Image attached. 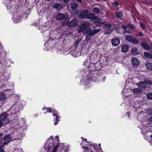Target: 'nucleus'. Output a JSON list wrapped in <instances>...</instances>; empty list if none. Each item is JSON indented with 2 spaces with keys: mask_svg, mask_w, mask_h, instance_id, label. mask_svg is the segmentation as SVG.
Listing matches in <instances>:
<instances>
[{
  "mask_svg": "<svg viewBox=\"0 0 152 152\" xmlns=\"http://www.w3.org/2000/svg\"><path fill=\"white\" fill-rule=\"evenodd\" d=\"M111 26V25L110 24L107 23L105 24L104 26V28H110Z\"/></svg>",
  "mask_w": 152,
  "mask_h": 152,
  "instance_id": "c9c22d12",
  "label": "nucleus"
},
{
  "mask_svg": "<svg viewBox=\"0 0 152 152\" xmlns=\"http://www.w3.org/2000/svg\"><path fill=\"white\" fill-rule=\"evenodd\" d=\"M141 45L144 48L147 50H149L150 49V46L145 42L141 43Z\"/></svg>",
  "mask_w": 152,
  "mask_h": 152,
  "instance_id": "6ab92c4d",
  "label": "nucleus"
},
{
  "mask_svg": "<svg viewBox=\"0 0 152 152\" xmlns=\"http://www.w3.org/2000/svg\"><path fill=\"white\" fill-rule=\"evenodd\" d=\"M74 45L75 46H77L78 45V42H75V44H74Z\"/></svg>",
  "mask_w": 152,
  "mask_h": 152,
  "instance_id": "8fccbe9b",
  "label": "nucleus"
},
{
  "mask_svg": "<svg viewBox=\"0 0 152 152\" xmlns=\"http://www.w3.org/2000/svg\"><path fill=\"white\" fill-rule=\"evenodd\" d=\"M113 6L115 7H117L119 6V4L117 2H114L113 3Z\"/></svg>",
  "mask_w": 152,
  "mask_h": 152,
  "instance_id": "ea45409f",
  "label": "nucleus"
},
{
  "mask_svg": "<svg viewBox=\"0 0 152 152\" xmlns=\"http://www.w3.org/2000/svg\"><path fill=\"white\" fill-rule=\"evenodd\" d=\"M123 15L122 12H117L115 14V15L117 18H120Z\"/></svg>",
  "mask_w": 152,
  "mask_h": 152,
  "instance_id": "7c9ffc66",
  "label": "nucleus"
},
{
  "mask_svg": "<svg viewBox=\"0 0 152 152\" xmlns=\"http://www.w3.org/2000/svg\"><path fill=\"white\" fill-rule=\"evenodd\" d=\"M56 19L57 20H60L64 19V23H67L69 20V18L66 17L64 14L61 13H59L57 15L56 17Z\"/></svg>",
  "mask_w": 152,
  "mask_h": 152,
  "instance_id": "423d86ee",
  "label": "nucleus"
},
{
  "mask_svg": "<svg viewBox=\"0 0 152 152\" xmlns=\"http://www.w3.org/2000/svg\"><path fill=\"white\" fill-rule=\"evenodd\" d=\"M81 138L82 139V141H84L85 140L86 142H88L87 141V140L86 139V138H83L82 137H81Z\"/></svg>",
  "mask_w": 152,
  "mask_h": 152,
  "instance_id": "a18cd8bd",
  "label": "nucleus"
},
{
  "mask_svg": "<svg viewBox=\"0 0 152 152\" xmlns=\"http://www.w3.org/2000/svg\"><path fill=\"white\" fill-rule=\"evenodd\" d=\"M117 33H120V32H118V31H117Z\"/></svg>",
  "mask_w": 152,
  "mask_h": 152,
  "instance_id": "e2e57ef3",
  "label": "nucleus"
},
{
  "mask_svg": "<svg viewBox=\"0 0 152 152\" xmlns=\"http://www.w3.org/2000/svg\"><path fill=\"white\" fill-rule=\"evenodd\" d=\"M50 138L51 139H53V137L52 136H51L50 137Z\"/></svg>",
  "mask_w": 152,
  "mask_h": 152,
  "instance_id": "13d9d810",
  "label": "nucleus"
},
{
  "mask_svg": "<svg viewBox=\"0 0 152 152\" xmlns=\"http://www.w3.org/2000/svg\"><path fill=\"white\" fill-rule=\"evenodd\" d=\"M66 3H67L68 2L69 0H63Z\"/></svg>",
  "mask_w": 152,
  "mask_h": 152,
  "instance_id": "864d4df0",
  "label": "nucleus"
},
{
  "mask_svg": "<svg viewBox=\"0 0 152 152\" xmlns=\"http://www.w3.org/2000/svg\"><path fill=\"white\" fill-rule=\"evenodd\" d=\"M88 12V11L87 10L83 11L79 15V17L81 19L86 18V17L87 16Z\"/></svg>",
  "mask_w": 152,
  "mask_h": 152,
  "instance_id": "9b49d317",
  "label": "nucleus"
},
{
  "mask_svg": "<svg viewBox=\"0 0 152 152\" xmlns=\"http://www.w3.org/2000/svg\"><path fill=\"white\" fill-rule=\"evenodd\" d=\"M46 109H48V110L45 113V114H46L47 112L49 113L52 112L53 113V116H54L55 115H56L57 113H56V111L54 109H52L51 108H48Z\"/></svg>",
  "mask_w": 152,
  "mask_h": 152,
  "instance_id": "4468645a",
  "label": "nucleus"
},
{
  "mask_svg": "<svg viewBox=\"0 0 152 152\" xmlns=\"http://www.w3.org/2000/svg\"><path fill=\"white\" fill-rule=\"evenodd\" d=\"M77 1H80L81 0H77Z\"/></svg>",
  "mask_w": 152,
  "mask_h": 152,
  "instance_id": "0e129e2a",
  "label": "nucleus"
},
{
  "mask_svg": "<svg viewBox=\"0 0 152 152\" xmlns=\"http://www.w3.org/2000/svg\"><path fill=\"white\" fill-rule=\"evenodd\" d=\"M137 86L141 89H145L146 88V85L145 83L143 82H140L139 83L137 84Z\"/></svg>",
  "mask_w": 152,
  "mask_h": 152,
  "instance_id": "f3484780",
  "label": "nucleus"
},
{
  "mask_svg": "<svg viewBox=\"0 0 152 152\" xmlns=\"http://www.w3.org/2000/svg\"><path fill=\"white\" fill-rule=\"evenodd\" d=\"M150 49H151V50L150 51V52L151 53H152V42H151V47H150Z\"/></svg>",
  "mask_w": 152,
  "mask_h": 152,
  "instance_id": "de8ad7c7",
  "label": "nucleus"
},
{
  "mask_svg": "<svg viewBox=\"0 0 152 152\" xmlns=\"http://www.w3.org/2000/svg\"><path fill=\"white\" fill-rule=\"evenodd\" d=\"M120 42V41L119 39L116 38L112 40V43L113 46H117Z\"/></svg>",
  "mask_w": 152,
  "mask_h": 152,
  "instance_id": "f8f14e48",
  "label": "nucleus"
},
{
  "mask_svg": "<svg viewBox=\"0 0 152 152\" xmlns=\"http://www.w3.org/2000/svg\"><path fill=\"white\" fill-rule=\"evenodd\" d=\"M54 9H56L57 10H60L62 7V5L60 4H57L53 6Z\"/></svg>",
  "mask_w": 152,
  "mask_h": 152,
  "instance_id": "a211bd4d",
  "label": "nucleus"
},
{
  "mask_svg": "<svg viewBox=\"0 0 152 152\" xmlns=\"http://www.w3.org/2000/svg\"><path fill=\"white\" fill-rule=\"evenodd\" d=\"M86 19L96 20V22L102 24H104L105 23V22H101V19L95 16V14L92 13H88L87 16L86 17Z\"/></svg>",
  "mask_w": 152,
  "mask_h": 152,
  "instance_id": "20e7f679",
  "label": "nucleus"
},
{
  "mask_svg": "<svg viewBox=\"0 0 152 152\" xmlns=\"http://www.w3.org/2000/svg\"><path fill=\"white\" fill-rule=\"evenodd\" d=\"M97 58V55L96 54H92L90 57H88L87 61L84 62V65L89 68V70L90 72L98 70L101 69V66L98 63L94 64L89 62L90 59L91 61L95 60Z\"/></svg>",
  "mask_w": 152,
  "mask_h": 152,
  "instance_id": "f257e3e1",
  "label": "nucleus"
},
{
  "mask_svg": "<svg viewBox=\"0 0 152 152\" xmlns=\"http://www.w3.org/2000/svg\"><path fill=\"white\" fill-rule=\"evenodd\" d=\"M128 26V24H123L121 26V27L124 29H126Z\"/></svg>",
  "mask_w": 152,
  "mask_h": 152,
  "instance_id": "a19ab883",
  "label": "nucleus"
},
{
  "mask_svg": "<svg viewBox=\"0 0 152 152\" xmlns=\"http://www.w3.org/2000/svg\"><path fill=\"white\" fill-rule=\"evenodd\" d=\"M82 148L84 149L87 150V149H88L87 148L86 146H83Z\"/></svg>",
  "mask_w": 152,
  "mask_h": 152,
  "instance_id": "09e8293b",
  "label": "nucleus"
},
{
  "mask_svg": "<svg viewBox=\"0 0 152 152\" xmlns=\"http://www.w3.org/2000/svg\"><path fill=\"white\" fill-rule=\"evenodd\" d=\"M140 26L143 29L145 28V25L142 22H140Z\"/></svg>",
  "mask_w": 152,
  "mask_h": 152,
  "instance_id": "79ce46f5",
  "label": "nucleus"
},
{
  "mask_svg": "<svg viewBox=\"0 0 152 152\" xmlns=\"http://www.w3.org/2000/svg\"><path fill=\"white\" fill-rule=\"evenodd\" d=\"M56 138H58V136H56Z\"/></svg>",
  "mask_w": 152,
  "mask_h": 152,
  "instance_id": "bf43d9fd",
  "label": "nucleus"
},
{
  "mask_svg": "<svg viewBox=\"0 0 152 152\" xmlns=\"http://www.w3.org/2000/svg\"><path fill=\"white\" fill-rule=\"evenodd\" d=\"M126 32L129 34H130L132 33L131 31L129 30H126Z\"/></svg>",
  "mask_w": 152,
  "mask_h": 152,
  "instance_id": "603ef678",
  "label": "nucleus"
},
{
  "mask_svg": "<svg viewBox=\"0 0 152 152\" xmlns=\"http://www.w3.org/2000/svg\"><path fill=\"white\" fill-rule=\"evenodd\" d=\"M128 26H130L132 28L134 29L135 28V26L134 24H132L130 23H129L128 24Z\"/></svg>",
  "mask_w": 152,
  "mask_h": 152,
  "instance_id": "58836bf2",
  "label": "nucleus"
},
{
  "mask_svg": "<svg viewBox=\"0 0 152 152\" xmlns=\"http://www.w3.org/2000/svg\"><path fill=\"white\" fill-rule=\"evenodd\" d=\"M4 147L1 145L0 147V152H5L4 150Z\"/></svg>",
  "mask_w": 152,
  "mask_h": 152,
  "instance_id": "37998d69",
  "label": "nucleus"
},
{
  "mask_svg": "<svg viewBox=\"0 0 152 152\" xmlns=\"http://www.w3.org/2000/svg\"><path fill=\"white\" fill-rule=\"evenodd\" d=\"M7 114L6 112H4L0 115V122L4 126L8 124L10 122V119L7 118Z\"/></svg>",
  "mask_w": 152,
  "mask_h": 152,
  "instance_id": "7ed1b4c3",
  "label": "nucleus"
},
{
  "mask_svg": "<svg viewBox=\"0 0 152 152\" xmlns=\"http://www.w3.org/2000/svg\"><path fill=\"white\" fill-rule=\"evenodd\" d=\"M53 145L54 147L53 150L52 152H57V148L59 147V145L57 143Z\"/></svg>",
  "mask_w": 152,
  "mask_h": 152,
  "instance_id": "c85d7f7f",
  "label": "nucleus"
},
{
  "mask_svg": "<svg viewBox=\"0 0 152 152\" xmlns=\"http://www.w3.org/2000/svg\"><path fill=\"white\" fill-rule=\"evenodd\" d=\"M132 92L137 94H139L141 93V91L140 89L138 88H135L132 90Z\"/></svg>",
  "mask_w": 152,
  "mask_h": 152,
  "instance_id": "bb28decb",
  "label": "nucleus"
},
{
  "mask_svg": "<svg viewBox=\"0 0 152 152\" xmlns=\"http://www.w3.org/2000/svg\"><path fill=\"white\" fill-rule=\"evenodd\" d=\"M71 7L73 9H76L78 6V5L76 2L73 1L71 2Z\"/></svg>",
  "mask_w": 152,
  "mask_h": 152,
  "instance_id": "393cba45",
  "label": "nucleus"
},
{
  "mask_svg": "<svg viewBox=\"0 0 152 152\" xmlns=\"http://www.w3.org/2000/svg\"><path fill=\"white\" fill-rule=\"evenodd\" d=\"M145 139L149 142H152V134L150 136H148L145 137Z\"/></svg>",
  "mask_w": 152,
  "mask_h": 152,
  "instance_id": "2f4dec72",
  "label": "nucleus"
},
{
  "mask_svg": "<svg viewBox=\"0 0 152 152\" xmlns=\"http://www.w3.org/2000/svg\"><path fill=\"white\" fill-rule=\"evenodd\" d=\"M81 83L83 85H86L88 83V82H87V83H84V81L82 80L81 81Z\"/></svg>",
  "mask_w": 152,
  "mask_h": 152,
  "instance_id": "c03bdc74",
  "label": "nucleus"
},
{
  "mask_svg": "<svg viewBox=\"0 0 152 152\" xmlns=\"http://www.w3.org/2000/svg\"><path fill=\"white\" fill-rule=\"evenodd\" d=\"M12 138L9 135L5 136L2 140L3 145H1L3 147L6 144L9 142L11 140Z\"/></svg>",
  "mask_w": 152,
  "mask_h": 152,
  "instance_id": "9d476101",
  "label": "nucleus"
},
{
  "mask_svg": "<svg viewBox=\"0 0 152 152\" xmlns=\"http://www.w3.org/2000/svg\"><path fill=\"white\" fill-rule=\"evenodd\" d=\"M139 33V35L140 36H143V35L142 34L141 32H140Z\"/></svg>",
  "mask_w": 152,
  "mask_h": 152,
  "instance_id": "3c124183",
  "label": "nucleus"
},
{
  "mask_svg": "<svg viewBox=\"0 0 152 152\" xmlns=\"http://www.w3.org/2000/svg\"><path fill=\"white\" fill-rule=\"evenodd\" d=\"M132 63L133 65L135 66H137L139 63V61L138 59L135 58H133L132 59Z\"/></svg>",
  "mask_w": 152,
  "mask_h": 152,
  "instance_id": "ddd939ff",
  "label": "nucleus"
},
{
  "mask_svg": "<svg viewBox=\"0 0 152 152\" xmlns=\"http://www.w3.org/2000/svg\"><path fill=\"white\" fill-rule=\"evenodd\" d=\"M131 52L132 54L133 55H136L139 54L137 49V48L135 47L132 48L131 50Z\"/></svg>",
  "mask_w": 152,
  "mask_h": 152,
  "instance_id": "412c9836",
  "label": "nucleus"
},
{
  "mask_svg": "<svg viewBox=\"0 0 152 152\" xmlns=\"http://www.w3.org/2000/svg\"><path fill=\"white\" fill-rule=\"evenodd\" d=\"M93 11L96 13H98L100 12V10L97 8H95L93 9Z\"/></svg>",
  "mask_w": 152,
  "mask_h": 152,
  "instance_id": "f704fd0d",
  "label": "nucleus"
},
{
  "mask_svg": "<svg viewBox=\"0 0 152 152\" xmlns=\"http://www.w3.org/2000/svg\"><path fill=\"white\" fill-rule=\"evenodd\" d=\"M100 31V30L99 29H95L89 32L87 34H86V41L90 40L91 38L90 37V36H92L94 35L99 32Z\"/></svg>",
  "mask_w": 152,
  "mask_h": 152,
  "instance_id": "39448f33",
  "label": "nucleus"
},
{
  "mask_svg": "<svg viewBox=\"0 0 152 152\" xmlns=\"http://www.w3.org/2000/svg\"><path fill=\"white\" fill-rule=\"evenodd\" d=\"M146 96L148 99H152V94H147Z\"/></svg>",
  "mask_w": 152,
  "mask_h": 152,
  "instance_id": "e433bc0d",
  "label": "nucleus"
},
{
  "mask_svg": "<svg viewBox=\"0 0 152 152\" xmlns=\"http://www.w3.org/2000/svg\"><path fill=\"white\" fill-rule=\"evenodd\" d=\"M90 25V23L88 21L83 22L81 23L77 30L78 32H83L84 34L88 33L91 31V27L89 26Z\"/></svg>",
  "mask_w": 152,
  "mask_h": 152,
  "instance_id": "f03ea898",
  "label": "nucleus"
},
{
  "mask_svg": "<svg viewBox=\"0 0 152 152\" xmlns=\"http://www.w3.org/2000/svg\"><path fill=\"white\" fill-rule=\"evenodd\" d=\"M145 66L147 69L149 70H152V64L150 62H146Z\"/></svg>",
  "mask_w": 152,
  "mask_h": 152,
  "instance_id": "b1692460",
  "label": "nucleus"
},
{
  "mask_svg": "<svg viewBox=\"0 0 152 152\" xmlns=\"http://www.w3.org/2000/svg\"><path fill=\"white\" fill-rule=\"evenodd\" d=\"M21 16L20 13H14L12 18V20L15 23H18L21 20Z\"/></svg>",
  "mask_w": 152,
  "mask_h": 152,
  "instance_id": "1a4fd4ad",
  "label": "nucleus"
},
{
  "mask_svg": "<svg viewBox=\"0 0 152 152\" xmlns=\"http://www.w3.org/2000/svg\"><path fill=\"white\" fill-rule=\"evenodd\" d=\"M144 56L147 58L152 59V54L148 52H145L144 53Z\"/></svg>",
  "mask_w": 152,
  "mask_h": 152,
  "instance_id": "5701e85b",
  "label": "nucleus"
},
{
  "mask_svg": "<svg viewBox=\"0 0 152 152\" xmlns=\"http://www.w3.org/2000/svg\"><path fill=\"white\" fill-rule=\"evenodd\" d=\"M77 20L76 19H73L69 22L68 25L69 27H72L75 25L77 23Z\"/></svg>",
  "mask_w": 152,
  "mask_h": 152,
  "instance_id": "dca6fc26",
  "label": "nucleus"
},
{
  "mask_svg": "<svg viewBox=\"0 0 152 152\" xmlns=\"http://www.w3.org/2000/svg\"><path fill=\"white\" fill-rule=\"evenodd\" d=\"M126 32V30H124L123 32L124 34H125Z\"/></svg>",
  "mask_w": 152,
  "mask_h": 152,
  "instance_id": "6e6d98bb",
  "label": "nucleus"
},
{
  "mask_svg": "<svg viewBox=\"0 0 152 152\" xmlns=\"http://www.w3.org/2000/svg\"><path fill=\"white\" fill-rule=\"evenodd\" d=\"M99 146H101V144H99Z\"/></svg>",
  "mask_w": 152,
  "mask_h": 152,
  "instance_id": "680f3d73",
  "label": "nucleus"
},
{
  "mask_svg": "<svg viewBox=\"0 0 152 152\" xmlns=\"http://www.w3.org/2000/svg\"><path fill=\"white\" fill-rule=\"evenodd\" d=\"M12 152H22V151L21 148L17 149L14 150Z\"/></svg>",
  "mask_w": 152,
  "mask_h": 152,
  "instance_id": "4c0bfd02",
  "label": "nucleus"
},
{
  "mask_svg": "<svg viewBox=\"0 0 152 152\" xmlns=\"http://www.w3.org/2000/svg\"><path fill=\"white\" fill-rule=\"evenodd\" d=\"M61 152H67L64 148L62 149Z\"/></svg>",
  "mask_w": 152,
  "mask_h": 152,
  "instance_id": "49530a36",
  "label": "nucleus"
},
{
  "mask_svg": "<svg viewBox=\"0 0 152 152\" xmlns=\"http://www.w3.org/2000/svg\"><path fill=\"white\" fill-rule=\"evenodd\" d=\"M140 115H141V114H140V113H139V114H138V116H140Z\"/></svg>",
  "mask_w": 152,
  "mask_h": 152,
  "instance_id": "052dcab7",
  "label": "nucleus"
},
{
  "mask_svg": "<svg viewBox=\"0 0 152 152\" xmlns=\"http://www.w3.org/2000/svg\"><path fill=\"white\" fill-rule=\"evenodd\" d=\"M46 28V26H39V29L40 30H42L41 31V32H43L46 31V29H45Z\"/></svg>",
  "mask_w": 152,
  "mask_h": 152,
  "instance_id": "c756f323",
  "label": "nucleus"
},
{
  "mask_svg": "<svg viewBox=\"0 0 152 152\" xmlns=\"http://www.w3.org/2000/svg\"><path fill=\"white\" fill-rule=\"evenodd\" d=\"M3 126H4V125L2 124L0 122V128Z\"/></svg>",
  "mask_w": 152,
  "mask_h": 152,
  "instance_id": "5fc2aeb1",
  "label": "nucleus"
},
{
  "mask_svg": "<svg viewBox=\"0 0 152 152\" xmlns=\"http://www.w3.org/2000/svg\"><path fill=\"white\" fill-rule=\"evenodd\" d=\"M112 30L111 28H109L105 31L104 33L105 34H109L112 32Z\"/></svg>",
  "mask_w": 152,
  "mask_h": 152,
  "instance_id": "473e14b6",
  "label": "nucleus"
},
{
  "mask_svg": "<svg viewBox=\"0 0 152 152\" xmlns=\"http://www.w3.org/2000/svg\"><path fill=\"white\" fill-rule=\"evenodd\" d=\"M12 109L14 110V113H17L20 111L19 106L15 105L12 107Z\"/></svg>",
  "mask_w": 152,
  "mask_h": 152,
  "instance_id": "4be33fe9",
  "label": "nucleus"
},
{
  "mask_svg": "<svg viewBox=\"0 0 152 152\" xmlns=\"http://www.w3.org/2000/svg\"><path fill=\"white\" fill-rule=\"evenodd\" d=\"M91 72L90 71L89 73L87 75V78L90 81L95 82L97 75L95 73H93Z\"/></svg>",
  "mask_w": 152,
  "mask_h": 152,
  "instance_id": "6e6552de",
  "label": "nucleus"
},
{
  "mask_svg": "<svg viewBox=\"0 0 152 152\" xmlns=\"http://www.w3.org/2000/svg\"><path fill=\"white\" fill-rule=\"evenodd\" d=\"M125 39L127 41L132 44H137L139 43V42L137 39L129 35L126 36L125 37Z\"/></svg>",
  "mask_w": 152,
  "mask_h": 152,
  "instance_id": "0eeeda50",
  "label": "nucleus"
},
{
  "mask_svg": "<svg viewBox=\"0 0 152 152\" xmlns=\"http://www.w3.org/2000/svg\"><path fill=\"white\" fill-rule=\"evenodd\" d=\"M6 97V95L4 93H1L0 94V101H1L5 99Z\"/></svg>",
  "mask_w": 152,
  "mask_h": 152,
  "instance_id": "cd10ccee",
  "label": "nucleus"
},
{
  "mask_svg": "<svg viewBox=\"0 0 152 152\" xmlns=\"http://www.w3.org/2000/svg\"><path fill=\"white\" fill-rule=\"evenodd\" d=\"M129 47L127 45H124L121 48V50L123 53L127 52L129 50Z\"/></svg>",
  "mask_w": 152,
  "mask_h": 152,
  "instance_id": "aec40b11",
  "label": "nucleus"
},
{
  "mask_svg": "<svg viewBox=\"0 0 152 152\" xmlns=\"http://www.w3.org/2000/svg\"><path fill=\"white\" fill-rule=\"evenodd\" d=\"M144 81L146 85H152V82L150 80H144Z\"/></svg>",
  "mask_w": 152,
  "mask_h": 152,
  "instance_id": "72a5a7b5",
  "label": "nucleus"
},
{
  "mask_svg": "<svg viewBox=\"0 0 152 152\" xmlns=\"http://www.w3.org/2000/svg\"><path fill=\"white\" fill-rule=\"evenodd\" d=\"M56 113H57V114H56V115H55V116H54V117L55 116L56 117V118H55L56 121L54 122V124L55 125H56L58 123V121L59 120V117L58 116V112L57 111H56Z\"/></svg>",
  "mask_w": 152,
  "mask_h": 152,
  "instance_id": "a878e982",
  "label": "nucleus"
},
{
  "mask_svg": "<svg viewBox=\"0 0 152 152\" xmlns=\"http://www.w3.org/2000/svg\"><path fill=\"white\" fill-rule=\"evenodd\" d=\"M48 140H47L46 141V143L45 145V148L46 150H47L48 151V152H50V151L51 150V148H52V145H51V144H50V145H49L47 143Z\"/></svg>",
  "mask_w": 152,
  "mask_h": 152,
  "instance_id": "2eb2a0df",
  "label": "nucleus"
},
{
  "mask_svg": "<svg viewBox=\"0 0 152 152\" xmlns=\"http://www.w3.org/2000/svg\"><path fill=\"white\" fill-rule=\"evenodd\" d=\"M150 120L151 122H152V116L150 118Z\"/></svg>",
  "mask_w": 152,
  "mask_h": 152,
  "instance_id": "4d7b16f0",
  "label": "nucleus"
}]
</instances>
